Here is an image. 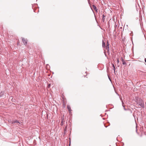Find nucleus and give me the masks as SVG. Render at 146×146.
I'll list each match as a JSON object with an SVG mask.
<instances>
[{
  "mask_svg": "<svg viewBox=\"0 0 146 146\" xmlns=\"http://www.w3.org/2000/svg\"><path fill=\"white\" fill-rule=\"evenodd\" d=\"M109 44L108 42H107V44L106 46H105V43L104 42L103 40H102V46L104 48L105 52L106 51L108 52L109 51Z\"/></svg>",
  "mask_w": 146,
  "mask_h": 146,
  "instance_id": "f257e3e1",
  "label": "nucleus"
},
{
  "mask_svg": "<svg viewBox=\"0 0 146 146\" xmlns=\"http://www.w3.org/2000/svg\"><path fill=\"white\" fill-rule=\"evenodd\" d=\"M62 103L64 106V107H65L66 105V99L65 97L63 96L62 97Z\"/></svg>",
  "mask_w": 146,
  "mask_h": 146,
  "instance_id": "f03ea898",
  "label": "nucleus"
},
{
  "mask_svg": "<svg viewBox=\"0 0 146 146\" xmlns=\"http://www.w3.org/2000/svg\"><path fill=\"white\" fill-rule=\"evenodd\" d=\"M22 42L24 44L26 45L27 44V39H25L23 38H22Z\"/></svg>",
  "mask_w": 146,
  "mask_h": 146,
  "instance_id": "7ed1b4c3",
  "label": "nucleus"
},
{
  "mask_svg": "<svg viewBox=\"0 0 146 146\" xmlns=\"http://www.w3.org/2000/svg\"><path fill=\"white\" fill-rule=\"evenodd\" d=\"M106 15H105V14H103L102 15V21L103 22H104L105 21V17H106Z\"/></svg>",
  "mask_w": 146,
  "mask_h": 146,
  "instance_id": "20e7f679",
  "label": "nucleus"
},
{
  "mask_svg": "<svg viewBox=\"0 0 146 146\" xmlns=\"http://www.w3.org/2000/svg\"><path fill=\"white\" fill-rule=\"evenodd\" d=\"M67 108H68V109L69 112L70 113L71 112L72 110H71V108H70V106H69V105H68V106H67Z\"/></svg>",
  "mask_w": 146,
  "mask_h": 146,
  "instance_id": "39448f33",
  "label": "nucleus"
},
{
  "mask_svg": "<svg viewBox=\"0 0 146 146\" xmlns=\"http://www.w3.org/2000/svg\"><path fill=\"white\" fill-rule=\"evenodd\" d=\"M93 7L95 11L96 12H97V9L96 8V7L94 5H93Z\"/></svg>",
  "mask_w": 146,
  "mask_h": 146,
  "instance_id": "423d86ee",
  "label": "nucleus"
},
{
  "mask_svg": "<svg viewBox=\"0 0 146 146\" xmlns=\"http://www.w3.org/2000/svg\"><path fill=\"white\" fill-rule=\"evenodd\" d=\"M122 59V64H126V63L122 59V58H121Z\"/></svg>",
  "mask_w": 146,
  "mask_h": 146,
  "instance_id": "0eeeda50",
  "label": "nucleus"
},
{
  "mask_svg": "<svg viewBox=\"0 0 146 146\" xmlns=\"http://www.w3.org/2000/svg\"><path fill=\"white\" fill-rule=\"evenodd\" d=\"M64 123V119L62 117V121L61 123V125H63Z\"/></svg>",
  "mask_w": 146,
  "mask_h": 146,
  "instance_id": "6e6552de",
  "label": "nucleus"
},
{
  "mask_svg": "<svg viewBox=\"0 0 146 146\" xmlns=\"http://www.w3.org/2000/svg\"><path fill=\"white\" fill-rule=\"evenodd\" d=\"M19 123V122L17 120H15V121H14L12 123Z\"/></svg>",
  "mask_w": 146,
  "mask_h": 146,
  "instance_id": "1a4fd4ad",
  "label": "nucleus"
},
{
  "mask_svg": "<svg viewBox=\"0 0 146 146\" xmlns=\"http://www.w3.org/2000/svg\"><path fill=\"white\" fill-rule=\"evenodd\" d=\"M3 95V93L1 92H0V97Z\"/></svg>",
  "mask_w": 146,
  "mask_h": 146,
  "instance_id": "9d476101",
  "label": "nucleus"
},
{
  "mask_svg": "<svg viewBox=\"0 0 146 146\" xmlns=\"http://www.w3.org/2000/svg\"><path fill=\"white\" fill-rule=\"evenodd\" d=\"M112 65H113V70L115 71V68L114 65L113 64H112Z\"/></svg>",
  "mask_w": 146,
  "mask_h": 146,
  "instance_id": "9b49d317",
  "label": "nucleus"
},
{
  "mask_svg": "<svg viewBox=\"0 0 146 146\" xmlns=\"http://www.w3.org/2000/svg\"><path fill=\"white\" fill-rule=\"evenodd\" d=\"M117 27V26L116 25H115V29H116Z\"/></svg>",
  "mask_w": 146,
  "mask_h": 146,
  "instance_id": "f8f14e48",
  "label": "nucleus"
},
{
  "mask_svg": "<svg viewBox=\"0 0 146 146\" xmlns=\"http://www.w3.org/2000/svg\"><path fill=\"white\" fill-rule=\"evenodd\" d=\"M50 84H48V88H49L50 87Z\"/></svg>",
  "mask_w": 146,
  "mask_h": 146,
  "instance_id": "ddd939ff",
  "label": "nucleus"
},
{
  "mask_svg": "<svg viewBox=\"0 0 146 146\" xmlns=\"http://www.w3.org/2000/svg\"><path fill=\"white\" fill-rule=\"evenodd\" d=\"M117 63H119V59H117Z\"/></svg>",
  "mask_w": 146,
  "mask_h": 146,
  "instance_id": "4468645a",
  "label": "nucleus"
},
{
  "mask_svg": "<svg viewBox=\"0 0 146 146\" xmlns=\"http://www.w3.org/2000/svg\"><path fill=\"white\" fill-rule=\"evenodd\" d=\"M145 62L146 63V58H145Z\"/></svg>",
  "mask_w": 146,
  "mask_h": 146,
  "instance_id": "2eb2a0df",
  "label": "nucleus"
},
{
  "mask_svg": "<svg viewBox=\"0 0 146 146\" xmlns=\"http://www.w3.org/2000/svg\"><path fill=\"white\" fill-rule=\"evenodd\" d=\"M116 29H114V31H116Z\"/></svg>",
  "mask_w": 146,
  "mask_h": 146,
  "instance_id": "dca6fc26",
  "label": "nucleus"
}]
</instances>
